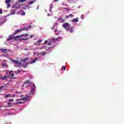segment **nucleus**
I'll return each mask as SVG.
<instances>
[{
  "mask_svg": "<svg viewBox=\"0 0 124 124\" xmlns=\"http://www.w3.org/2000/svg\"><path fill=\"white\" fill-rule=\"evenodd\" d=\"M4 88V86L3 85H2L0 87V90H2Z\"/></svg>",
  "mask_w": 124,
  "mask_h": 124,
  "instance_id": "34",
  "label": "nucleus"
},
{
  "mask_svg": "<svg viewBox=\"0 0 124 124\" xmlns=\"http://www.w3.org/2000/svg\"><path fill=\"white\" fill-rule=\"evenodd\" d=\"M12 71H10L9 72V75L8 76V77H11L12 79H15V77H14L15 75L14 74H12Z\"/></svg>",
  "mask_w": 124,
  "mask_h": 124,
  "instance_id": "4",
  "label": "nucleus"
},
{
  "mask_svg": "<svg viewBox=\"0 0 124 124\" xmlns=\"http://www.w3.org/2000/svg\"><path fill=\"white\" fill-rule=\"evenodd\" d=\"M0 14H2V10L0 9Z\"/></svg>",
  "mask_w": 124,
  "mask_h": 124,
  "instance_id": "38",
  "label": "nucleus"
},
{
  "mask_svg": "<svg viewBox=\"0 0 124 124\" xmlns=\"http://www.w3.org/2000/svg\"><path fill=\"white\" fill-rule=\"evenodd\" d=\"M29 60V58L27 57L26 58L23 59L21 60V62H25L26 61H28Z\"/></svg>",
  "mask_w": 124,
  "mask_h": 124,
  "instance_id": "16",
  "label": "nucleus"
},
{
  "mask_svg": "<svg viewBox=\"0 0 124 124\" xmlns=\"http://www.w3.org/2000/svg\"><path fill=\"white\" fill-rule=\"evenodd\" d=\"M9 100V101H10V102L14 101V99H10Z\"/></svg>",
  "mask_w": 124,
  "mask_h": 124,
  "instance_id": "39",
  "label": "nucleus"
},
{
  "mask_svg": "<svg viewBox=\"0 0 124 124\" xmlns=\"http://www.w3.org/2000/svg\"><path fill=\"white\" fill-rule=\"evenodd\" d=\"M12 62H13L15 63L16 64H18V66L20 67L21 66V62H19L18 61H15V60H11Z\"/></svg>",
  "mask_w": 124,
  "mask_h": 124,
  "instance_id": "5",
  "label": "nucleus"
},
{
  "mask_svg": "<svg viewBox=\"0 0 124 124\" xmlns=\"http://www.w3.org/2000/svg\"><path fill=\"white\" fill-rule=\"evenodd\" d=\"M34 2H35V0H31L29 2V5H31V4H33Z\"/></svg>",
  "mask_w": 124,
  "mask_h": 124,
  "instance_id": "17",
  "label": "nucleus"
},
{
  "mask_svg": "<svg viewBox=\"0 0 124 124\" xmlns=\"http://www.w3.org/2000/svg\"><path fill=\"white\" fill-rule=\"evenodd\" d=\"M10 16V14L8 15L7 16V17H8V16Z\"/></svg>",
  "mask_w": 124,
  "mask_h": 124,
  "instance_id": "53",
  "label": "nucleus"
},
{
  "mask_svg": "<svg viewBox=\"0 0 124 124\" xmlns=\"http://www.w3.org/2000/svg\"><path fill=\"white\" fill-rule=\"evenodd\" d=\"M21 40L27 41V40H29V39L28 38H22Z\"/></svg>",
  "mask_w": 124,
  "mask_h": 124,
  "instance_id": "27",
  "label": "nucleus"
},
{
  "mask_svg": "<svg viewBox=\"0 0 124 124\" xmlns=\"http://www.w3.org/2000/svg\"><path fill=\"white\" fill-rule=\"evenodd\" d=\"M11 103H8V105H11Z\"/></svg>",
  "mask_w": 124,
  "mask_h": 124,
  "instance_id": "49",
  "label": "nucleus"
},
{
  "mask_svg": "<svg viewBox=\"0 0 124 124\" xmlns=\"http://www.w3.org/2000/svg\"><path fill=\"white\" fill-rule=\"evenodd\" d=\"M16 12V10H14L10 13V15H14Z\"/></svg>",
  "mask_w": 124,
  "mask_h": 124,
  "instance_id": "18",
  "label": "nucleus"
},
{
  "mask_svg": "<svg viewBox=\"0 0 124 124\" xmlns=\"http://www.w3.org/2000/svg\"><path fill=\"white\" fill-rule=\"evenodd\" d=\"M35 89H36L35 84H33L31 86L30 94H33V93H35Z\"/></svg>",
  "mask_w": 124,
  "mask_h": 124,
  "instance_id": "1",
  "label": "nucleus"
},
{
  "mask_svg": "<svg viewBox=\"0 0 124 124\" xmlns=\"http://www.w3.org/2000/svg\"><path fill=\"white\" fill-rule=\"evenodd\" d=\"M12 39H14V36H10L7 39V41H9L10 40H12Z\"/></svg>",
  "mask_w": 124,
  "mask_h": 124,
  "instance_id": "9",
  "label": "nucleus"
},
{
  "mask_svg": "<svg viewBox=\"0 0 124 124\" xmlns=\"http://www.w3.org/2000/svg\"><path fill=\"white\" fill-rule=\"evenodd\" d=\"M51 43H49L48 44V45H51Z\"/></svg>",
  "mask_w": 124,
  "mask_h": 124,
  "instance_id": "52",
  "label": "nucleus"
},
{
  "mask_svg": "<svg viewBox=\"0 0 124 124\" xmlns=\"http://www.w3.org/2000/svg\"><path fill=\"white\" fill-rule=\"evenodd\" d=\"M73 15H72V14H70V15H69V18H72V17H73Z\"/></svg>",
  "mask_w": 124,
  "mask_h": 124,
  "instance_id": "30",
  "label": "nucleus"
},
{
  "mask_svg": "<svg viewBox=\"0 0 124 124\" xmlns=\"http://www.w3.org/2000/svg\"><path fill=\"white\" fill-rule=\"evenodd\" d=\"M51 47H49L48 49H50Z\"/></svg>",
  "mask_w": 124,
  "mask_h": 124,
  "instance_id": "58",
  "label": "nucleus"
},
{
  "mask_svg": "<svg viewBox=\"0 0 124 124\" xmlns=\"http://www.w3.org/2000/svg\"><path fill=\"white\" fill-rule=\"evenodd\" d=\"M41 42H42V40H39L37 41V44L38 46H39V45H40V43H41Z\"/></svg>",
  "mask_w": 124,
  "mask_h": 124,
  "instance_id": "15",
  "label": "nucleus"
},
{
  "mask_svg": "<svg viewBox=\"0 0 124 124\" xmlns=\"http://www.w3.org/2000/svg\"><path fill=\"white\" fill-rule=\"evenodd\" d=\"M21 8V6L20 5H18V6H14L13 7V8Z\"/></svg>",
  "mask_w": 124,
  "mask_h": 124,
  "instance_id": "22",
  "label": "nucleus"
},
{
  "mask_svg": "<svg viewBox=\"0 0 124 124\" xmlns=\"http://www.w3.org/2000/svg\"><path fill=\"white\" fill-rule=\"evenodd\" d=\"M0 79L3 80H5L6 79H7V77L6 76L5 77H0Z\"/></svg>",
  "mask_w": 124,
  "mask_h": 124,
  "instance_id": "14",
  "label": "nucleus"
},
{
  "mask_svg": "<svg viewBox=\"0 0 124 124\" xmlns=\"http://www.w3.org/2000/svg\"><path fill=\"white\" fill-rule=\"evenodd\" d=\"M62 70H63V71H64L65 70V69H66V67H65V66H62L61 68Z\"/></svg>",
  "mask_w": 124,
  "mask_h": 124,
  "instance_id": "19",
  "label": "nucleus"
},
{
  "mask_svg": "<svg viewBox=\"0 0 124 124\" xmlns=\"http://www.w3.org/2000/svg\"><path fill=\"white\" fill-rule=\"evenodd\" d=\"M29 30V28L28 27H24L23 29H21V30L23 31H28Z\"/></svg>",
  "mask_w": 124,
  "mask_h": 124,
  "instance_id": "20",
  "label": "nucleus"
},
{
  "mask_svg": "<svg viewBox=\"0 0 124 124\" xmlns=\"http://www.w3.org/2000/svg\"><path fill=\"white\" fill-rule=\"evenodd\" d=\"M27 28H28V29H30V28H31V26L29 25V26H28V27Z\"/></svg>",
  "mask_w": 124,
  "mask_h": 124,
  "instance_id": "41",
  "label": "nucleus"
},
{
  "mask_svg": "<svg viewBox=\"0 0 124 124\" xmlns=\"http://www.w3.org/2000/svg\"><path fill=\"white\" fill-rule=\"evenodd\" d=\"M1 65L3 67H4L5 66H6V67H8V65H6L4 63H2Z\"/></svg>",
  "mask_w": 124,
  "mask_h": 124,
  "instance_id": "24",
  "label": "nucleus"
},
{
  "mask_svg": "<svg viewBox=\"0 0 124 124\" xmlns=\"http://www.w3.org/2000/svg\"><path fill=\"white\" fill-rule=\"evenodd\" d=\"M52 5H53V4H50V10L49 11H51V9H52L53 8V7L52 6Z\"/></svg>",
  "mask_w": 124,
  "mask_h": 124,
  "instance_id": "33",
  "label": "nucleus"
},
{
  "mask_svg": "<svg viewBox=\"0 0 124 124\" xmlns=\"http://www.w3.org/2000/svg\"><path fill=\"white\" fill-rule=\"evenodd\" d=\"M24 84H28V85H31V82L30 80H26L24 82Z\"/></svg>",
  "mask_w": 124,
  "mask_h": 124,
  "instance_id": "13",
  "label": "nucleus"
},
{
  "mask_svg": "<svg viewBox=\"0 0 124 124\" xmlns=\"http://www.w3.org/2000/svg\"><path fill=\"white\" fill-rule=\"evenodd\" d=\"M19 100H26V97L25 98H20L19 100L16 99L17 101H19Z\"/></svg>",
  "mask_w": 124,
  "mask_h": 124,
  "instance_id": "26",
  "label": "nucleus"
},
{
  "mask_svg": "<svg viewBox=\"0 0 124 124\" xmlns=\"http://www.w3.org/2000/svg\"><path fill=\"white\" fill-rule=\"evenodd\" d=\"M12 96V97H15L16 95H15V94H14Z\"/></svg>",
  "mask_w": 124,
  "mask_h": 124,
  "instance_id": "46",
  "label": "nucleus"
},
{
  "mask_svg": "<svg viewBox=\"0 0 124 124\" xmlns=\"http://www.w3.org/2000/svg\"><path fill=\"white\" fill-rule=\"evenodd\" d=\"M11 1V0H6L5 2H10Z\"/></svg>",
  "mask_w": 124,
  "mask_h": 124,
  "instance_id": "37",
  "label": "nucleus"
},
{
  "mask_svg": "<svg viewBox=\"0 0 124 124\" xmlns=\"http://www.w3.org/2000/svg\"><path fill=\"white\" fill-rule=\"evenodd\" d=\"M68 18H69V16H66V18L68 19Z\"/></svg>",
  "mask_w": 124,
  "mask_h": 124,
  "instance_id": "42",
  "label": "nucleus"
},
{
  "mask_svg": "<svg viewBox=\"0 0 124 124\" xmlns=\"http://www.w3.org/2000/svg\"><path fill=\"white\" fill-rule=\"evenodd\" d=\"M81 18L82 19H84V17H83V15L81 16Z\"/></svg>",
  "mask_w": 124,
  "mask_h": 124,
  "instance_id": "43",
  "label": "nucleus"
},
{
  "mask_svg": "<svg viewBox=\"0 0 124 124\" xmlns=\"http://www.w3.org/2000/svg\"><path fill=\"white\" fill-rule=\"evenodd\" d=\"M10 96V94H7L5 95V98H7V97Z\"/></svg>",
  "mask_w": 124,
  "mask_h": 124,
  "instance_id": "35",
  "label": "nucleus"
},
{
  "mask_svg": "<svg viewBox=\"0 0 124 124\" xmlns=\"http://www.w3.org/2000/svg\"><path fill=\"white\" fill-rule=\"evenodd\" d=\"M34 45H35V46H37V42H35V43L34 44Z\"/></svg>",
  "mask_w": 124,
  "mask_h": 124,
  "instance_id": "40",
  "label": "nucleus"
},
{
  "mask_svg": "<svg viewBox=\"0 0 124 124\" xmlns=\"http://www.w3.org/2000/svg\"><path fill=\"white\" fill-rule=\"evenodd\" d=\"M0 51H1L2 53H4L5 54H6V53H7V49H6L1 48L0 49Z\"/></svg>",
  "mask_w": 124,
  "mask_h": 124,
  "instance_id": "8",
  "label": "nucleus"
},
{
  "mask_svg": "<svg viewBox=\"0 0 124 124\" xmlns=\"http://www.w3.org/2000/svg\"><path fill=\"white\" fill-rule=\"evenodd\" d=\"M27 1V0H19L18 2L21 3V2H26Z\"/></svg>",
  "mask_w": 124,
  "mask_h": 124,
  "instance_id": "21",
  "label": "nucleus"
},
{
  "mask_svg": "<svg viewBox=\"0 0 124 124\" xmlns=\"http://www.w3.org/2000/svg\"><path fill=\"white\" fill-rule=\"evenodd\" d=\"M7 7V8H9V7H10V3L9 2H6Z\"/></svg>",
  "mask_w": 124,
  "mask_h": 124,
  "instance_id": "23",
  "label": "nucleus"
},
{
  "mask_svg": "<svg viewBox=\"0 0 124 124\" xmlns=\"http://www.w3.org/2000/svg\"><path fill=\"white\" fill-rule=\"evenodd\" d=\"M49 14H48V16H49Z\"/></svg>",
  "mask_w": 124,
  "mask_h": 124,
  "instance_id": "59",
  "label": "nucleus"
},
{
  "mask_svg": "<svg viewBox=\"0 0 124 124\" xmlns=\"http://www.w3.org/2000/svg\"><path fill=\"white\" fill-rule=\"evenodd\" d=\"M36 60H37V58H35V59H31L30 63L31 64H32V63H34V62H36Z\"/></svg>",
  "mask_w": 124,
  "mask_h": 124,
  "instance_id": "7",
  "label": "nucleus"
},
{
  "mask_svg": "<svg viewBox=\"0 0 124 124\" xmlns=\"http://www.w3.org/2000/svg\"><path fill=\"white\" fill-rule=\"evenodd\" d=\"M52 30H54V28H52Z\"/></svg>",
  "mask_w": 124,
  "mask_h": 124,
  "instance_id": "55",
  "label": "nucleus"
},
{
  "mask_svg": "<svg viewBox=\"0 0 124 124\" xmlns=\"http://www.w3.org/2000/svg\"><path fill=\"white\" fill-rule=\"evenodd\" d=\"M55 2L59 1V0H55Z\"/></svg>",
  "mask_w": 124,
  "mask_h": 124,
  "instance_id": "51",
  "label": "nucleus"
},
{
  "mask_svg": "<svg viewBox=\"0 0 124 124\" xmlns=\"http://www.w3.org/2000/svg\"><path fill=\"white\" fill-rule=\"evenodd\" d=\"M72 13H73V14H74L75 13H74V12H73Z\"/></svg>",
  "mask_w": 124,
  "mask_h": 124,
  "instance_id": "56",
  "label": "nucleus"
},
{
  "mask_svg": "<svg viewBox=\"0 0 124 124\" xmlns=\"http://www.w3.org/2000/svg\"><path fill=\"white\" fill-rule=\"evenodd\" d=\"M21 31H22V29L20 30H16L15 31L14 34L15 35V34H17V33H19V32H21Z\"/></svg>",
  "mask_w": 124,
  "mask_h": 124,
  "instance_id": "6",
  "label": "nucleus"
},
{
  "mask_svg": "<svg viewBox=\"0 0 124 124\" xmlns=\"http://www.w3.org/2000/svg\"><path fill=\"white\" fill-rule=\"evenodd\" d=\"M21 36H24V35L14 36V39H15V40L21 41L22 40V38H21Z\"/></svg>",
  "mask_w": 124,
  "mask_h": 124,
  "instance_id": "3",
  "label": "nucleus"
},
{
  "mask_svg": "<svg viewBox=\"0 0 124 124\" xmlns=\"http://www.w3.org/2000/svg\"><path fill=\"white\" fill-rule=\"evenodd\" d=\"M70 27V24H69V23H65L62 25V27L64 28V29H65V30H66V31H67V30H68Z\"/></svg>",
  "mask_w": 124,
  "mask_h": 124,
  "instance_id": "2",
  "label": "nucleus"
},
{
  "mask_svg": "<svg viewBox=\"0 0 124 124\" xmlns=\"http://www.w3.org/2000/svg\"><path fill=\"white\" fill-rule=\"evenodd\" d=\"M19 103H22V102H17L16 103V104H19Z\"/></svg>",
  "mask_w": 124,
  "mask_h": 124,
  "instance_id": "44",
  "label": "nucleus"
},
{
  "mask_svg": "<svg viewBox=\"0 0 124 124\" xmlns=\"http://www.w3.org/2000/svg\"><path fill=\"white\" fill-rule=\"evenodd\" d=\"M55 31H57V30H55Z\"/></svg>",
  "mask_w": 124,
  "mask_h": 124,
  "instance_id": "57",
  "label": "nucleus"
},
{
  "mask_svg": "<svg viewBox=\"0 0 124 124\" xmlns=\"http://www.w3.org/2000/svg\"><path fill=\"white\" fill-rule=\"evenodd\" d=\"M40 55H42V56H45L46 55V52H44V53H40Z\"/></svg>",
  "mask_w": 124,
  "mask_h": 124,
  "instance_id": "28",
  "label": "nucleus"
},
{
  "mask_svg": "<svg viewBox=\"0 0 124 124\" xmlns=\"http://www.w3.org/2000/svg\"><path fill=\"white\" fill-rule=\"evenodd\" d=\"M58 21L59 22H60V23H63L65 21V19H63L62 18V17H60L58 19Z\"/></svg>",
  "mask_w": 124,
  "mask_h": 124,
  "instance_id": "10",
  "label": "nucleus"
},
{
  "mask_svg": "<svg viewBox=\"0 0 124 124\" xmlns=\"http://www.w3.org/2000/svg\"><path fill=\"white\" fill-rule=\"evenodd\" d=\"M60 37H58L57 38H54L52 39L53 41H58V39H59Z\"/></svg>",
  "mask_w": 124,
  "mask_h": 124,
  "instance_id": "25",
  "label": "nucleus"
},
{
  "mask_svg": "<svg viewBox=\"0 0 124 124\" xmlns=\"http://www.w3.org/2000/svg\"><path fill=\"white\" fill-rule=\"evenodd\" d=\"M78 17H77V18H74L72 20V22L73 23H76V22H78Z\"/></svg>",
  "mask_w": 124,
  "mask_h": 124,
  "instance_id": "12",
  "label": "nucleus"
},
{
  "mask_svg": "<svg viewBox=\"0 0 124 124\" xmlns=\"http://www.w3.org/2000/svg\"><path fill=\"white\" fill-rule=\"evenodd\" d=\"M64 9H65V10H67V11H69V10H70L68 8H64Z\"/></svg>",
  "mask_w": 124,
  "mask_h": 124,
  "instance_id": "31",
  "label": "nucleus"
},
{
  "mask_svg": "<svg viewBox=\"0 0 124 124\" xmlns=\"http://www.w3.org/2000/svg\"><path fill=\"white\" fill-rule=\"evenodd\" d=\"M22 35H24L25 37H27V36H29V34H24Z\"/></svg>",
  "mask_w": 124,
  "mask_h": 124,
  "instance_id": "32",
  "label": "nucleus"
},
{
  "mask_svg": "<svg viewBox=\"0 0 124 124\" xmlns=\"http://www.w3.org/2000/svg\"><path fill=\"white\" fill-rule=\"evenodd\" d=\"M43 48H44V46H42V47H41V50H42V49H43Z\"/></svg>",
  "mask_w": 124,
  "mask_h": 124,
  "instance_id": "48",
  "label": "nucleus"
},
{
  "mask_svg": "<svg viewBox=\"0 0 124 124\" xmlns=\"http://www.w3.org/2000/svg\"><path fill=\"white\" fill-rule=\"evenodd\" d=\"M25 15H26V13L23 11L22 13L21 14V16H24Z\"/></svg>",
  "mask_w": 124,
  "mask_h": 124,
  "instance_id": "29",
  "label": "nucleus"
},
{
  "mask_svg": "<svg viewBox=\"0 0 124 124\" xmlns=\"http://www.w3.org/2000/svg\"><path fill=\"white\" fill-rule=\"evenodd\" d=\"M5 74H8V73H7V71H6Z\"/></svg>",
  "mask_w": 124,
  "mask_h": 124,
  "instance_id": "50",
  "label": "nucleus"
},
{
  "mask_svg": "<svg viewBox=\"0 0 124 124\" xmlns=\"http://www.w3.org/2000/svg\"><path fill=\"white\" fill-rule=\"evenodd\" d=\"M70 31V32L72 33L73 32V27H72L71 28H69L68 29H67V31Z\"/></svg>",
  "mask_w": 124,
  "mask_h": 124,
  "instance_id": "11",
  "label": "nucleus"
},
{
  "mask_svg": "<svg viewBox=\"0 0 124 124\" xmlns=\"http://www.w3.org/2000/svg\"><path fill=\"white\" fill-rule=\"evenodd\" d=\"M26 6H27V7H29V5H27Z\"/></svg>",
  "mask_w": 124,
  "mask_h": 124,
  "instance_id": "54",
  "label": "nucleus"
},
{
  "mask_svg": "<svg viewBox=\"0 0 124 124\" xmlns=\"http://www.w3.org/2000/svg\"><path fill=\"white\" fill-rule=\"evenodd\" d=\"M48 42V41L46 40L45 41V42L43 43L44 45H45V44H46V43H47Z\"/></svg>",
  "mask_w": 124,
  "mask_h": 124,
  "instance_id": "36",
  "label": "nucleus"
},
{
  "mask_svg": "<svg viewBox=\"0 0 124 124\" xmlns=\"http://www.w3.org/2000/svg\"><path fill=\"white\" fill-rule=\"evenodd\" d=\"M32 37H33V36H32V35H31L30 36V38H32Z\"/></svg>",
  "mask_w": 124,
  "mask_h": 124,
  "instance_id": "45",
  "label": "nucleus"
},
{
  "mask_svg": "<svg viewBox=\"0 0 124 124\" xmlns=\"http://www.w3.org/2000/svg\"><path fill=\"white\" fill-rule=\"evenodd\" d=\"M20 72H21V71H20V70L18 69V73H20Z\"/></svg>",
  "mask_w": 124,
  "mask_h": 124,
  "instance_id": "47",
  "label": "nucleus"
}]
</instances>
